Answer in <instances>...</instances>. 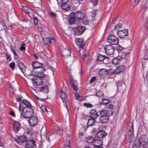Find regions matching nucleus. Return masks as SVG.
I'll return each instance as SVG.
<instances>
[{
	"instance_id": "obj_1",
	"label": "nucleus",
	"mask_w": 148,
	"mask_h": 148,
	"mask_svg": "<svg viewBox=\"0 0 148 148\" xmlns=\"http://www.w3.org/2000/svg\"><path fill=\"white\" fill-rule=\"evenodd\" d=\"M31 73L27 75L28 77L32 80L33 86L39 92L42 91L45 93L48 92L47 86L45 84L42 85L43 82V78L45 75L43 73H36V75L34 76Z\"/></svg>"
},
{
	"instance_id": "obj_2",
	"label": "nucleus",
	"mask_w": 148,
	"mask_h": 148,
	"mask_svg": "<svg viewBox=\"0 0 148 148\" xmlns=\"http://www.w3.org/2000/svg\"><path fill=\"white\" fill-rule=\"evenodd\" d=\"M33 71L36 72V73H40L45 71V66L42 63L38 62H35L32 64Z\"/></svg>"
},
{
	"instance_id": "obj_3",
	"label": "nucleus",
	"mask_w": 148,
	"mask_h": 148,
	"mask_svg": "<svg viewBox=\"0 0 148 148\" xmlns=\"http://www.w3.org/2000/svg\"><path fill=\"white\" fill-rule=\"evenodd\" d=\"M114 106L112 104H109L105 107L103 110H100L102 114H105L109 117L112 115Z\"/></svg>"
},
{
	"instance_id": "obj_4",
	"label": "nucleus",
	"mask_w": 148,
	"mask_h": 148,
	"mask_svg": "<svg viewBox=\"0 0 148 148\" xmlns=\"http://www.w3.org/2000/svg\"><path fill=\"white\" fill-rule=\"evenodd\" d=\"M113 32L111 31L108 33V36L107 39L108 42L112 45H116L119 42V39L112 34Z\"/></svg>"
},
{
	"instance_id": "obj_5",
	"label": "nucleus",
	"mask_w": 148,
	"mask_h": 148,
	"mask_svg": "<svg viewBox=\"0 0 148 148\" xmlns=\"http://www.w3.org/2000/svg\"><path fill=\"white\" fill-rule=\"evenodd\" d=\"M34 108H29L27 107H23L22 112V114L24 117L26 118H29L32 115H33V110Z\"/></svg>"
},
{
	"instance_id": "obj_6",
	"label": "nucleus",
	"mask_w": 148,
	"mask_h": 148,
	"mask_svg": "<svg viewBox=\"0 0 148 148\" xmlns=\"http://www.w3.org/2000/svg\"><path fill=\"white\" fill-rule=\"evenodd\" d=\"M17 66L19 67L21 71L24 74H25L27 75H29V72L30 71L28 69H26L23 64L21 62V61L19 60H17L16 61Z\"/></svg>"
},
{
	"instance_id": "obj_7",
	"label": "nucleus",
	"mask_w": 148,
	"mask_h": 148,
	"mask_svg": "<svg viewBox=\"0 0 148 148\" xmlns=\"http://www.w3.org/2000/svg\"><path fill=\"white\" fill-rule=\"evenodd\" d=\"M138 145L141 147V148H144L147 146V136L145 135H142L138 140Z\"/></svg>"
},
{
	"instance_id": "obj_8",
	"label": "nucleus",
	"mask_w": 148,
	"mask_h": 148,
	"mask_svg": "<svg viewBox=\"0 0 148 148\" xmlns=\"http://www.w3.org/2000/svg\"><path fill=\"white\" fill-rule=\"evenodd\" d=\"M60 96L62 98L63 102L65 103V106L66 108L68 109V106H69V103L68 102V100L67 98V95L62 90L61 93L60 95Z\"/></svg>"
},
{
	"instance_id": "obj_9",
	"label": "nucleus",
	"mask_w": 148,
	"mask_h": 148,
	"mask_svg": "<svg viewBox=\"0 0 148 148\" xmlns=\"http://www.w3.org/2000/svg\"><path fill=\"white\" fill-rule=\"evenodd\" d=\"M104 49L106 54L108 55L112 54L115 49L114 47L110 45H106Z\"/></svg>"
},
{
	"instance_id": "obj_10",
	"label": "nucleus",
	"mask_w": 148,
	"mask_h": 148,
	"mask_svg": "<svg viewBox=\"0 0 148 148\" xmlns=\"http://www.w3.org/2000/svg\"><path fill=\"white\" fill-rule=\"evenodd\" d=\"M85 27L79 25L74 28L75 34V35H80L82 34L85 31Z\"/></svg>"
},
{
	"instance_id": "obj_11",
	"label": "nucleus",
	"mask_w": 148,
	"mask_h": 148,
	"mask_svg": "<svg viewBox=\"0 0 148 148\" xmlns=\"http://www.w3.org/2000/svg\"><path fill=\"white\" fill-rule=\"evenodd\" d=\"M133 130V125L132 123V125L129 128V130L128 132V141L130 143L132 142L134 140Z\"/></svg>"
},
{
	"instance_id": "obj_12",
	"label": "nucleus",
	"mask_w": 148,
	"mask_h": 148,
	"mask_svg": "<svg viewBox=\"0 0 148 148\" xmlns=\"http://www.w3.org/2000/svg\"><path fill=\"white\" fill-rule=\"evenodd\" d=\"M25 148H36V145L35 141L29 140L27 141L25 145Z\"/></svg>"
},
{
	"instance_id": "obj_13",
	"label": "nucleus",
	"mask_w": 148,
	"mask_h": 148,
	"mask_svg": "<svg viewBox=\"0 0 148 148\" xmlns=\"http://www.w3.org/2000/svg\"><path fill=\"white\" fill-rule=\"evenodd\" d=\"M128 30L127 29L120 30L118 32L117 34L120 38H123L128 35Z\"/></svg>"
},
{
	"instance_id": "obj_14",
	"label": "nucleus",
	"mask_w": 148,
	"mask_h": 148,
	"mask_svg": "<svg viewBox=\"0 0 148 148\" xmlns=\"http://www.w3.org/2000/svg\"><path fill=\"white\" fill-rule=\"evenodd\" d=\"M68 22L69 24L71 25L75 24H77L79 23V21L75 18L71 13L70 14V16L68 18Z\"/></svg>"
},
{
	"instance_id": "obj_15",
	"label": "nucleus",
	"mask_w": 148,
	"mask_h": 148,
	"mask_svg": "<svg viewBox=\"0 0 148 148\" xmlns=\"http://www.w3.org/2000/svg\"><path fill=\"white\" fill-rule=\"evenodd\" d=\"M61 51L62 56L64 58H67L70 56L71 51L69 48L62 49Z\"/></svg>"
},
{
	"instance_id": "obj_16",
	"label": "nucleus",
	"mask_w": 148,
	"mask_h": 148,
	"mask_svg": "<svg viewBox=\"0 0 148 148\" xmlns=\"http://www.w3.org/2000/svg\"><path fill=\"white\" fill-rule=\"evenodd\" d=\"M98 112L100 116L99 118V120L102 123H104L106 122L109 119V117L108 116L105 114H102L101 112L99 111Z\"/></svg>"
},
{
	"instance_id": "obj_17",
	"label": "nucleus",
	"mask_w": 148,
	"mask_h": 148,
	"mask_svg": "<svg viewBox=\"0 0 148 148\" xmlns=\"http://www.w3.org/2000/svg\"><path fill=\"white\" fill-rule=\"evenodd\" d=\"M72 14L74 16L77 20L82 19L84 17V13L80 12H71Z\"/></svg>"
},
{
	"instance_id": "obj_18",
	"label": "nucleus",
	"mask_w": 148,
	"mask_h": 148,
	"mask_svg": "<svg viewBox=\"0 0 148 148\" xmlns=\"http://www.w3.org/2000/svg\"><path fill=\"white\" fill-rule=\"evenodd\" d=\"M28 121L30 125L33 126L37 124L38 122V120L36 116H31Z\"/></svg>"
},
{
	"instance_id": "obj_19",
	"label": "nucleus",
	"mask_w": 148,
	"mask_h": 148,
	"mask_svg": "<svg viewBox=\"0 0 148 148\" xmlns=\"http://www.w3.org/2000/svg\"><path fill=\"white\" fill-rule=\"evenodd\" d=\"M90 117L91 118L97 119L99 116L98 112L94 109H92L90 112Z\"/></svg>"
},
{
	"instance_id": "obj_20",
	"label": "nucleus",
	"mask_w": 148,
	"mask_h": 148,
	"mask_svg": "<svg viewBox=\"0 0 148 148\" xmlns=\"http://www.w3.org/2000/svg\"><path fill=\"white\" fill-rule=\"evenodd\" d=\"M96 14V12L95 10L93 11L90 13L91 20L92 24L94 25H96L97 23V21H96V19L95 18Z\"/></svg>"
},
{
	"instance_id": "obj_21",
	"label": "nucleus",
	"mask_w": 148,
	"mask_h": 148,
	"mask_svg": "<svg viewBox=\"0 0 148 148\" xmlns=\"http://www.w3.org/2000/svg\"><path fill=\"white\" fill-rule=\"evenodd\" d=\"M53 131L54 133H56L59 135H62L63 133V131L62 129L57 125L54 126L53 129Z\"/></svg>"
},
{
	"instance_id": "obj_22",
	"label": "nucleus",
	"mask_w": 148,
	"mask_h": 148,
	"mask_svg": "<svg viewBox=\"0 0 148 148\" xmlns=\"http://www.w3.org/2000/svg\"><path fill=\"white\" fill-rule=\"evenodd\" d=\"M83 39L82 38H77L75 40L76 44L80 48L83 47L85 45V43L83 42Z\"/></svg>"
},
{
	"instance_id": "obj_23",
	"label": "nucleus",
	"mask_w": 148,
	"mask_h": 148,
	"mask_svg": "<svg viewBox=\"0 0 148 148\" xmlns=\"http://www.w3.org/2000/svg\"><path fill=\"white\" fill-rule=\"evenodd\" d=\"M106 133L104 130L99 132L96 134L95 138H103L106 136Z\"/></svg>"
},
{
	"instance_id": "obj_24",
	"label": "nucleus",
	"mask_w": 148,
	"mask_h": 148,
	"mask_svg": "<svg viewBox=\"0 0 148 148\" xmlns=\"http://www.w3.org/2000/svg\"><path fill=\"white\" fill-rule=\"evenodd\" d=\"M27 139V138L24 135L17 136L16 140L17 141L21 143L25 142Z\"/></svg>"
},
{
	"instance_id": "obj_25",
	"label": "nucleus",
	"mask_w": 148,
	"mask_h": 148,
	"mask_svg": "<svg viewBox=\"0 0 148 148\" xmlns=\"http://www.w3.org/2000/svg\"><path fill=\"white\" fill-rule=\"evenodd\" d=\"M43 42L45 44H53L55 42V40L54 38L51 37H47L43 39Z\"/></svg>"
},
{
	"instance_id": "obj_26",
	"label": "nucleus",
	"mask_w": 148,
	"mask_h": 148,
	"mask_svg": "<svg viewBox=\"0 0 148 148\" xmlns=\"http://www.w3.org/2000/svg\"><path fill=\"white\" fill-rule=\"evenodd\" d=\"M23 10L25 13L27 14L30 17H31V15L32 14L33 11L31 8L27 7H23Z\"/></svg>"
},
{
	"instance_id": "obj_27",
	"label": "nucleus",
	"mask_w": 148,
	"mask_h": 148,
	"mask_svg": "<svg viewBox=\"0 0 148 148\" xmlns=\"http://www.w3.org/2000/svg\"><path fill=\"white\" fill-rule=\"evenodd\" d=\"M103 141L101 139H95L92 142V145L95 146H100L103 144Z\"/></svg>"
},
{
	"instance_id": "obj_28",
	"label": "nucleus",
	"mask_w": 148,
	"mask_h": 148,
	"mask_svg": "<svg viewBox=\"0 0 148 148\" xmlns=\"http://www.w3.org/2000/svg\"><path fill=\"white\" fill-rule=\"evenodd\" d=\"M21 125L18 122H15L13 124V130L16 133L19 131Z\"/></svg>"
},
{
	"instance_id": "obj_29",
	"label": "nucleus",
	"mask_w": 148,
	"mask_h": 148,
	"mask_svg": "<svg viewBox=\"0 0 148 148\" xmlns=\"http://www.w3.org/2000/svg\"><path fill=\"white\" fill-rule=\"evenodd\" d=\"M125 69V67L123 65H120L116 68L114 71L115 73L118 74L123 71Z\"/></svg>"
},
{
	"instance_id": "obj_30",
	"label": "nucleus",
	"mask_w": 148,
	"mask_h": 148,
	"mask_svg": "<svg viewBox=\"0 0 148 148\" xmlns=\"http://www.w3.org/2000/svg\"><path fill=\"white\" fill-rule=\"evenodd\" d=\"M60 7L61 8L66 11L69 10L70 9V6L67 3H62Z\"/></svg>"
},
{
	"instance_id": "obj_31",
	"label": "nucleus",
	"mask_w": 148,
	"mask_h": 148,
	"mask_svg": "<svg viewBox=\"0 0 148 148\" xmlns=\"http://www.w3.org/2000/svg\"><path fill=\"white\" fill-rule=\"evenodd\" d=\"M22 102L26 106V107H27L29 108H34V107L32 106L30 103L27 100L23 99L22 101Z\"/></svg>"
},
{
	"instance_id": "obj_32",
	"label": "nucleus",
	"mask_w": 148,
	"mask_h": 148,
	"mask_svg": "<svg viewBox=\"0 0 148 148\" xmlns=\"http://www.w3.org/2000/svg\"><path fill=\"white\" fill-rule=\"evenodd\" d=\"M96 119L92 118L88 119L87 122V127H88L89 126H91L94 124L96 122Z\"/></svg>"
},
{
	"instance_id": "obj_33",
	"label": "nucleus",
	"mask_w": 148,
	"mask_h": 148,
	"mask_svg": "<svg viewBox=\"0 0 148 148\" xmlns=\"http://www.w3.org/2000/svg\"><path fill=\"white\" fill-rule=\"evenodd\" d=\"M64 148H71V144L70 143V140L69 137L66 138V140L64 141Z\"/></svg>"
},
{
	"instance_id": "obj_34",
	"label": "nucleus",
	"mask_w": 148,
	"mask_h": 148,
	"mask_svg": "<svg viewBox=\"0 0 148 148\" xmlns=\"http://www.w3.org/2000/svg\"><path fill=\"white\" fill-rule=\"evenodd\" d=\"M108 59L107 57H105L103 55L99 54L98 55L97 58V61H101L105 60H108Z\"/></svg>"
},
{
	"instance_id": "obj_35",
	"label": "nucleus",
	"mask_w": 148,
	"mask_h": 148,
	"mask_svg": "<svg viewBox=\"0 0 148 148\" xmlns=\"http://www.w3.org/2000/svg\"><path fill=\"white\" fill-rule=\"evenodd\" d=\"M120 57L118 56L117 57L114 58L112 60V62L113 64H117L118 63L120 62L121 60H120Z\"/></svg>"
},
{
	"instance_id": "obj_36",
	"label": "nucleus",
	"mask_w": 148,
	"mask_h": 148,
	"mask_svg": "<svg viewBox=\"0 0 148 148\" xmlns=\"http://www.w3.org/2000/svg\"><path fill=\"white\" fill-rule=\"evenodd\" d=\"M99 0H90L89 4L91 7H93L96 5Z\"/></svg>"
},
{
	"instance_id": "obj_37",
	"label": "nucleus",
	"mask_w": 148,
	"mask_h": 148,
	"mask_svg": "<svg viewBox=\"0 0 148 148\" xmlns=\"http://www.w3.org/2000/svg\"><path fill=\"white\" fill-rule=\"evenodd\" d=\"M110 100L106 99H102L100 102L101 105H106L110 103Z\"/></svg>"
},
{
	"instance_id": "obj_38",
	"label": "nucleus",
	"mask_w": 148,
	"mask_h": 148,
	"mask_svg": "<svg viewBox=\"0 0 148 148\" xmlns=\"http://www.w3.org/2000/svg\"><path fill=\"white\" fill-rule=\"evenodd\" d=\"M108 72L107 71L104 69H102L100 70L99 74L101 75H105L108 74Z\"/></svg>"
},
{
	"instance_id": "obj_39",
	"label": "nucleus",
	"mask_w": 148,
	"mask_h": 148,
	"mask_svg": "<svg viewBox=\"0 0 148 148\" xmlns=\"http://www.w3.org/2000/svg\"><path fill=\"white\" fill-rule=\"evenodd\" d=\"M92 136H90L86 138V142L90 143V144H92V142L94 140Z\"/></svg>"
},
{
	"instance_id": "obj_40",
	"label": "nucleus",
	"mask_w": 148,
	"mask_h": 148,
	"mask_svg": "<svg viewBox=\"0 0 148 148\" xmlns=\"http://www.w3.org/2000/svg\"><path fill=\"white\" fill-rule=\"evenodd\" d=\"M122 26V25L121 24H119L118 25H116L115 26V29L116 31H118L121 29V28Z\"/></svg>"
},
{
	"instance_id": "obj_41",
	"label": "nucleus",
	"mask_w": 148,
	"mask_h": 148,
	"mask_svg": "<svg viewBox=\"0 0 148 148\" xmlns=\"http://www.w3.org/2000/svg\"><path fill=\"white\" fill-rule=\"evenodd\" d=\"M40 108L42 111L45 112L46 113H48V112L45 106L43 105L41 106L40 107Z\"/></svg>"
},
{
	"instance_id": "obj_42",
	"label": "nucleus",
	"mask_w": 148,
	"mask_h": 148,
	"mask_svg": "<svg viewBox=\"0 0 148 148\" xmlns=\"http://www.w3.org/2000/svg\"><path fill=\"white\" fill-rule=\"evenodd\" d=\"M70 82L71 86L74 85H77V83L76 81L73 79V78H71L70 79Z\"/></svg>"
},
{
	"instance_id": "obj_43",
	"label": "nucleus",
	"mask_w": 148,
	"mask_h": 148,
	"mask_svg": "<svg viewBox=\"0 0 148 148\" xmlns=\"http://www.w3.org/2000/svg\"><path fill=\"white\" fill-rule=\"evenodd\" d=\"M76 99L79 100H81L83 99V97L82 96H79L78 93L75 94Z\"/></svg>"
},
{
	"instance_id": "obj_44",
	"label": "nucleus",
	"mask_w": 148,
	"mask_h": 148,
	"mask_svg": "<svg viewBox=\"0 0 148 148\" xmlns=\"http://www.w3.org/2000/svg\"><path fill=\"white\" fill-rule=\"evenodd\" d=\"M9 66L12 70L13 71L15 68V63L14 62H11Z\"/></svg>"
},
{
	"instance_id": "obj_45",
	"label": "nucleus",
	"mask_w": 148,
	"mask_h": 148,
	"mask_svg": "<svg viewBox=\"0 0 148 148\" xmlns=\"http://www.w3.org/2000/svg\"><path fill=\"white\" fill-rule=\"evenodd\" d=\"M83 105L84 106L86 107L87 108H91L93 107V105L90 103H84Z\"/></svg>"
},
{
	"instance_id": "obj_46",
	"label": "nucleus",
	"mask_w": 148,
	"mask_h": 148,
	"mask_svg": "<svg viewBox=\"0 0 148 148\" xmlns=\"http://www.w3.org/2000/svg\"><path fill=\"white\" fill-rule=\"evenodd\" d=\"M34 21V24L35 25H37L38 23V21L37 18L35 17L34 15H32Z\"/></svg>"
},
{
	"instance_id": "obj_47",
	"label": "nucleus",
	"mask_w": 148,
	"mask_h": 148,
	"mask_svg": "<svg viewBox=\"0 0 148 148\" xmlns=\"http://www.w3.org/2000/svg\"><path fill=\"white\" fill-rule=\"evenodd\" d=\"M25 44L24 43H23L21 46L20 48V50L21 51H25Z\"/></svg>"
},
{
	"instance_id": "obj_48",
	"label": "nucleus",
	"mask_w": 148,
	"mask_h": 148,
	"mask_svg": "<svg viewBox=\"0 0 148 148\" xmlns=\"http://www.w3.org/2000/svg\"><path fill=\"white\" fill-rule=\"evenodd\" d=\"M147 21L146 24L145 32L147 34H148V17L147 18Z\"/></svg>"
},
{
	"instance_id": "obj_49",
	"label": "nucleus",
	"mask_w": 148,
	"mask_h": 148,
	"mask_svg": "<svg viewBox=\"0 0 148 148\" xmlns=\"http://www.w3.org/2000/svg\"><path fill=\"white\" fill-rule=\"evenodd\" d=\"M73 89L76 92L78 90V88L77 87V84L72 86Z\"/></svg>"
},
{
	"instance_id": "obj_50",
	"label": "nucleus",
	"mask_w": 148,
	"mask_h": 148,
	"mask_svg": "<svg viewBox=\"0 0 148 148\" xmlns=\"http://www.w3.org/2000/svg\"><path fill=\"white\" fill-rule=\"evenodd\" d=\"M144 59L148 60V51H146L144 56Z\"/></svg>"
},
{
	"instance_id": "obj_51",
	"label": "nucleus",
	"mask_w": 148,
	"mask_h": 148,
	"mask_svg": "<svg viewBox=\"0 0 148 148\" xmlns=\"http://www.w3.org/2000/svg\"><path fill=\"white\" fill-rule=\"evenodd\" d=\"M96 77L95 76H93L92 77L90 81V82L91 83L94 82L96 80Z\"/></svg>"
},
{
	"instance_id": "obj_52",
	"label": "nucleus",
	"mask_w": 148,
	"mask_h": 148,
	"mask_svg": "<svg viewBox=\"0 0 148 148\" xmlns=\"http://www.w3.org/2000/svg\"><path fill=\"white\" fill-rule=\"evenodd\" d=\"M9 90L10 92H11V93L13 94L14 93V89L13 88V87H12V86H10V88H9Z\"/></svg>"
},
{
	"instance_id": "obj_53",
	"label": "nucleus",
	"mask_w": 148,
	"mask_h": 148,
	"mask_svg": "<svg viewBox=\"0 0 148 148\" xmlns=\"http://www.w3.org/2000/svg\"><path fill=\"white\" fill-rule=\"evenodd\" d=\"M89 21L86 18H85L83 20V22L86 25H87L88 24Z\"/></svg>"
},
{
	"instance_id": "obj_54",
	"label": "nucleus",
	"mask_w": 148,
	"mask_h": 148,
	"mask_svg": "<svg viewBox=\"0 0 148 148\" xmlns=\"http://www.w3.org/2000/svg\"><path fill=\"white\" fill-rule=\"evenodd\" d=\"M141 147H139L138 145H138H136L135 143V142L134 143V144L133 145L132 148H141Z\"/></svg>"
},
{
	"instance_id": "obj_55",
	"label": "nucleus",
	"mask_w": 148,
	"mask_h": 148,
	"mask_svg": "<svg viewBox=\"0 0 148 148\" xmlns=\"http://www.w3.org/2000/svg\"><path fill=\"white\" fill-rule=\"evenodd\" d=\"M103 94V92H102L100 91H98L96 93L97 96L98 97L101 96H102Z\"/></svg>"
},
{
	"instance_id": "obj_56",
	"label": "nucleus",
	"mask_w": 148,
	"mask_h": 148,
	"mask_svg": "<svg viewBox=\"0 0 148 148\" xmlns=\"http://www.w3.org/2000/svg\"><path fill=\"white\" fill-rule=\"evenodd\" d=\"M133 2L134 3H135L136 4H138L140 1V0H133Z\"/></svg>"
},
{
	"instance_id": "obj_57",
	"label": "nucleus",
	"mask_w": 148,
	"mask_h": 148,
	"mask_svg": "<svg viewBox=\"0 0 148 148\" xmlns=\"http://www.w3.org/2000/svg\"><path fill=\"white\" fill-rule=\"evenodd\" d=\"M50 14L54 17H56V14L55 13L52 12H50Z\"/></svg>"
},
{
	"instance_id": "obj_58",
	"label": "nucleus",
	"mask_w": 148,
	"mask_h": 148,
	"mask_svg": "<svg viewBox=\"0 0 148 148\" xmlns=\"http://www.w3.org/2000/svg\"><path fill=\"white\" fill-rule=\"evenodd\" d=\"M14 55V58L15 59H18V55L15 52V53H13ZM18 60V59H17Z\"/></svg>"
},
{
	"instance_id": "obj_59",
	"label": "nucleus",
	"mask_w": 148,
	"mask_h": 148,
	"mask_svg": "<svg viewBox=\"0 0 148 148\" xmlns=\"http://www.w3.org/2000/svg\"><path fill=\"white\" fill-rule=\"evenodd\" d=\"M6 58L7 61H10L11 60V58H10V56H6Z\"/></svg>"
},
{
	"instance_id": "obj_60",
	"label": "nucleus",
	"mask_w": 148,
	"mask_h": 148,
	"mask_svg": "<svg viewBox=\"0 0 148 148\" xmlns=\"http://www.w3.org/2000/svg\"><path fill=\"white\" fill-rule=\"evenodd\" d=\"M27 133L29 135H31L32 134V131L31 130H27Z\"/></svg>"
},
{
	"instance_id": "obj_61",
	"label": "nucleus",
	"mask_w": 148,
	"mask_h": 148,
	"mask_svg": "<svg viewBox=\"0 0 148 148\" xmlns=\"http://www.w3.org/2000/svg\"><path fill=\"white\" fill-rule=\"evenodd\" d=\"M60 1L62 2L61 3H67L69 1V0H60Z\"/></svg>"
},
{
	"instance_id": "obj_62",
	"label": "nucleus",
	"mask_w": 148,
	"mask_h": 148,
	"mask_svg": "<svg viewBox=\"0 0 148 148\" xmlns=\"http://www.w3.org/2000/svg\"><path fill=\"white\" fill-rule=\"evenodd\" d=\"M14 47V46H11V50L12 51V52L13 53H15V51H14V49L13 48Z\"/></svg>"
},
{
	"instance_id": "obj_63",
	"label": "nucleus",
	"mask_w": 148,
	"mask_h": 148,
	"mask_svg": "<svg viewBox=\"0 0 148 148\" xmlns=\"http://www.w3.org/2000/svg\"><path fill=\"white\" fill-rule=\"evenodd\" d=\"M10 114L13 116L14 117H15V115L14 114V113L12 111L10 112Z\"/></svg>"
},
{
	"instance_id": "obj_64",
	"label": "nucleus",
	"mask_w": 148,
	"mask_h": 148,
	"mask_svg": "<svg viewBox=\"0 0 148 148\" xmlns=\"http://www.w3.org/2000/svg\"><path fill=\"white\" fill-rule=\"evenodd\" d=\"M145 7L147 8H148V1H147L145 3Z\"/></svg>"
}]
</instances>
